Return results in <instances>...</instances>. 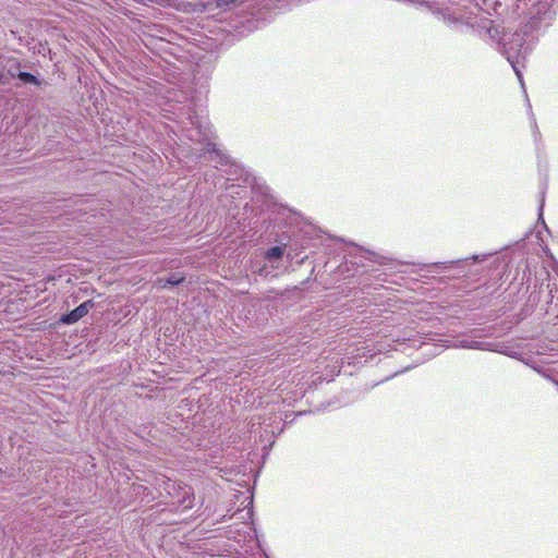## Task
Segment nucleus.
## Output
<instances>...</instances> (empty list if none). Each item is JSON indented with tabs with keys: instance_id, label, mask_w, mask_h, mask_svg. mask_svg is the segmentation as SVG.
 <instances>
[{
	"instance_id": "f257e3e1",
	"label": "nucleus",
	"mask_w": 558,
	"mask_h": 558,
	"mask_svg": "<svg viewBox=\"0 0 558 558\" xmlns=\"http://www.w3.org/2000/svg\"><path fill=\"white\" fill-rule=\"evenodd\" d=\"M94 306V302L92 300H88L86 302H83L77 307H75L70 313L63 315L61 317V322L66 325H71L86 316L89 312V310Z\"/></svg>"
},
{
	"instance_id": "f03ea898",
	"label": "nucleus",
	"mask_w": 558,
	"mask_h": 558,
	"mask_svg": "<svg viewBox=\"0 0 558 558\" xmlns=\"http://www.w3.org/2000/svg\"><path fill=\"white\" fill-rule=\"evenodd\" d=\"M282 255H283V251L279 246H274L266 252V257L268 259H279L282 257Z\"/></svg>"
},
{
	"instance_id": "7ed1b4c3",
	"label": "nucleus",
	"mask_w": 558,
	"mask_h": 558,
	"mask_svg": "<svg viewBox=\"0 0 558 558\" xmlns=\"http://www.w3.org/2000/svg\"><path fill=\"white\" fill-rule=\"evenodd\" d=\"M184 277L183 276H178L175 274L171 275L166 281L165 283L161 284L162 288H166L168 284H171V286H178L180 283H182L184 281Z\"/></svg>"
},
{
	"instance_id": "20e7f679",
	"label": "nucleus",
	"mask_w": 558,
	"mask_h": 558,
	"mask_svg": "<svg viewBox=\"0 0 558 558\" xmlns=\"http://www.w3.org/2000/svg\"><path fill=\"white\" fill-rule=\"evenodd\" d=\"M244 0H216L217 8L223 9L229 7L230 4H240Z\"/></svg>"
},
{
	"instance_id": "39448f33",
	"label": "nucleus",
	"mask_w": 558,
	"mask_h": 558,
	"mask_svg": "<svg viewBox=\"0 0 558 558\" xmlns=\"http://www.w3.org/2000/svg\"><path fill=\"white\" fill-rule=\"evenodd\" d=\"M19 77H20L23 82H26V83H36V82H37L36 76H34L33 74L27 73V72H21V73L19 74Z\"/></svg>"
},
{
	"instance_id": "423d86ee",
	"label": "nucleus",
	"mask_w": 558,
	"mask_h": 558,
	"mask_svg": "<svg viewBox=\"0 0 558 558\" xmlns=\"http://www.w3.org/2000/svg\"><path fill=\"white\" fill-rule=\"evenodd\" d=\"M8 83V77L5 74L0 70V85H4Z\"/></svg>"
}]
</instances>
